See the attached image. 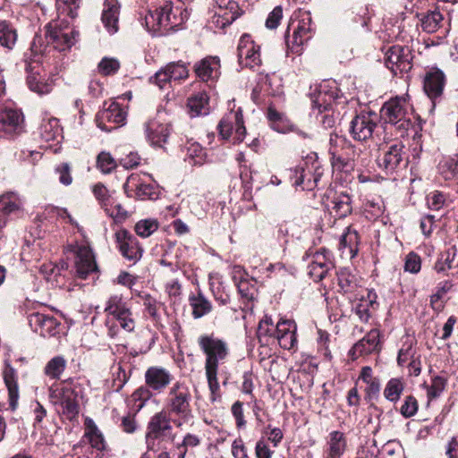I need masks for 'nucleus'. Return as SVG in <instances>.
Here are the masks:
<instances>
[{
  "mask_svg": "<svg viewBox=\"0 0 458 458\" xmlns=\"http://www.w3.org/2000/svg\"><path fill=\"white\" fill-rule=\"evenodd\" d=\"M191 394L189 387L181 381H176L170 388L165 400L166 412L173 417L174 425L182 428L183 425L193 420L191 409Z\"/></svg>",
  "mask_w": 458,
  "mask_h": 458,
  "instance_id": "7ed1b4c3",
  "label": "nucleus"
},
{
  "mask_svg": "<svg viewBox=\"0 0 458 458\" xmlns=\"http://www.w3.org/2000/svg\"><path fill=\"white\" fill-rule=\"evenodd\" d=\"M188 156L194 165H201L204 162L205 151L199 144L192 143L188 148Z\"/></svg>",
  "mask_w": 458,
  "mask_h": 458,
  "instance_id": "774afa93",
  "label": "nucleus"
},
{
  "mask_svg": "<svg viewBox=\"0 0 458 458\" xmlns=\"http://www.w3.org/2000/svg\"><path fill=\"white\" fill-rule=\"evenodd\" d=\"M173 419L165 410L155 413L150 418L145 434L146 447L148 451L157 452L160 450L163 440L174 438Z\"/></svg>",
  "mask_w": 458,
  "mask_h": 458,
  "instance_id": "20e7f679",
  "label": "nucleus"
},
{
  "mask_svg": "<svg viewBox=\"0 0 458 458\" xmlns=\"http://www.w3.org/2000/svg\"><path fill=\"white\" fill-rule=\"evenodd\" d=\"M97 166L102 173L109 174L116 167V162L110 153L102 151L97 157Z\"/></svg>",
  "mask_w": 458,
  "mask_h": 458,
  "instance_id": "603ef678",
  "label": "nucleus"
},
{
  "mask_svg": "<svg viewBox=\"0 0 458 458\" xmlns=\"http://www.w3.org/2000/svg\"><path fill=\"white\" fill-rule=\"evenodd\" d=\"M120 4L118 0H105L101 21L110 35L115 34L119 30Z\"/></svg>",
  "mask_w": 458,
  "mask_h": 458,
  "instance_id": "393cba45",
  "label": "nucleus"
},
{
  "mask_svg": "<svg viewBox=\"0 0 458 458\" xmlns=\"http://www.w3.org/2000/svg\"><path fill=\"white\" fill-rule=\"evenodd\" d=\"M125 191H134L139 199H156L157 191L153 185L148 183L139 182V175L131 174L128 177L123 185Z\"/></svg>",
  "mask_w": 458,
  "mask_h": 458,
  "instance_id": "7c9ffc66",
  "label": "nucleus"
},
{
  "mask_svg": "<svg viewBox=\"0 0 458 458\" xmlns=\"http://www.w3.org/2000/svg\"><path fill=\"white\" fill-rule=\"evenodd\" d=\"M404 145L401 141L381 148V155L377 157L378 165L386 172H394L403 161Z\"/></svg>",
  "mask_w": 458,
  "mask_h": 458,
  "instance_id": "a211bd4d",
  "label": "nucleus"
},
{
  "mask_svg": "<svg viewBox=\"0 0 458 458\" xmlns=\"http://www.w3.org/2000/svg\"><path fill=\"white\" fill-rule=\"evenodd\" d=\"M189 302L192 310V317L195 319L208 315L213 308L210 301L200 291L197 294L190 295Z\"/></svg>",
  "mask_w": 458,
  "mask_h": 458,
  "instance_id": "72a5a7b5",
  "label": "nucleus"
},
{
  "mask_svg": "<svg viewBox=\"0 0 458 458\" xmlns=\"http://www.w3.org/2000/svg\"><path fill=\"white\" fill-rule=\"evenodd\" d=\"M28 321L31 329L44 337L54 336L58 333L60 323L53 316L33 312L29 315Z\"/></svg>",
  "mask_w": 458,
  "mask_h": 458,
  "instance_id": "4be33fe9",
  "label": "nucleus"
},
{
  "mask_svg": "<svg viewBox=\"0 0 458 458\" xmlns=\"http://www.w3.org/2000/svg\"><path fill=\"white\" fill-rule=\"evenodd\" d=\"M380 118L386 123L394 125L401 135H403L412 124L403 98L396 97L386 102L380 110Z\"/></svg>",
  "mask_w": 458,
  "mask_h": 458,
  "instance_id": "423d86ee",
  "label": "nucleus"
},
{
  "mask_svg": "<svg viewBox=\"0 0 458 458\" xmlns=\"http://www.w3.org/2000/svg\"><path fill=\"white\" fill-rule=\"evenodd\" d=\"M4 379L8 389L9 406L11 410L14 411L18 406L19 400V386L15 377L13 369L4 370Z\"/></svg>",
  "mask_w": 458,
  "mask_h": 458,
  "instance_id": "c9c22d12",
  "label": "nucleus"
},
{
  "mask_svg": "<svg viewBox=\"0 0 458 458\" xmlns=\"http://www.w3.org/2000/svg\"><path fill=\"white\" fill-rule=\"evenodd\" d=\"M210 290L213 297L220 305H227L231 301L230 293L222 282L210 283Z\"/></svg>",
  "mask_w": 458,
  "mask_h": 458,
  "instance_id": "09e8293b",
  "label": "nucleus"
},
{
  "mask_svg": "<svg viewBox=\"0 0 458 458\" xmlns=\"http://www.w3.org/2000/svg\"><path fill=\"white\" fill-rule=\"evenodd\" d=\"M233 121H234V128L235 132L237 134V140L242 141L246 134V128L244 126L243 122V116H242V111L241 108H239L234 114H233Z\"/></svg>",
  "mask_w": 458,
  "mask_h": 458,
  "instance_id": "69168bd1",
  "label": "nucleus"
},
{
  "mask_svg": "<svg viewBox=\"0 0 458 458\" xmlns=\"http://www.w3.org/2000/svg\"><path fill=\"white\" fill-rule=\"evenodd\" d=\"M59 10L66 13L67 15L73 18L77 15V9L80 6V0H56Z\"/></svg>",
  "mask_w": 458,
  "mask_h": 458,
  "instance_id": "680f3d73",
  "label": "nucleus"
},
{
  "mask_svg": "<svg viewBox=\"0 0 458 458\" xmlns=\"http://www.w3.org/2000/svg\"><path fill=\"white\" fill-rule=\"evenodd\" d=\"M418 411V403L412 395L406 396L400 411L405 418L413 416Z\"/></svg>",
  "mask_w": 458,
  "mask_h": 458,
  "instance_id": "0e129e2a",
  "label": "nucleus"
},
{
  "mask_svg": "<svg viewBox=\"0 0 458 458\" xmlns=\"http://www.w3.org/2000/svg\"><path fill=\"white\" fill-rule=\"evenodd\" d=\"M338 285L344 293L352 292L358 285L357 277L346 267L340 268L337 272Z\"/></svg>",
  "mask_w": 458,
  "mask_h": 458,
  "instance_id": "a19ab883",
  "label": "nucleus"
},
{
  "mask_svg": "<svg viewBox=\"0 0 458 458\" xmlns=\"http://www.w3.org/2000/svg\"><path fill=\"white\" fill-rule=\"evenodd\" d=\"M339 98V88H315L310 93L313 107L321 113V109L327 111L332 103Z\"/></svg>",
  "mask_w": 458,
  "mask_h": 458,
  "instance_id": "a878e982",
  "label": "nucleus"
},
{
  "mask_svg": "<svg viewBox=\"0 0 458 458\" xmlns=\"http://www.w3.org/2000/svg\"><path fill=\"white\" fill-rule=\"evenodd\" d=\"M368 301H360L355 306V313L362 322H368L370 318L369 306L373 305L376 294L372 293H368Z\"/></svg>",
  "mask_w": 458,
  "mask_h": 458,
  "instance_id": "864d4df0",
  "label": "nucleus"
},
{
  "mask_svg": "<svg viewBox=\"0 0 458 458\" xmlns=\"http://www.w3.org/2000/svg\"><path fill=\"white\" fill-rule=\"evenodd\" d=\"M22 207V200L14 192L0 196V231L6 225L7 216L18 212Z\"/></svg>",
  "mask_w": 458,
  "mask_h": 458,
  "instance_id": "cd10ccee",
  "label": "nucleus"
},
{
  "mask_svg": "<svg viewBox=\"0 0 458 458\" xmlns=\"http://www.w3.org/2000/svg\"><path fill=\"white\" fill-rule=\"evenodd\" d=\"M145 384L154 393H163L172 383L174 376L164 367L151 366L147 369L144 374Z\"/></svg>",
  "mask_w": 458,
  "mask_h": 458,
  "instance_id": "f3484780",
  "label": "nucleus"
},
{
  "mask_svg": "<svg viewBox=\"0 0 458 458\" xmlns=\"http://www.w3.org/2000/svg\"><path fill=\"white\" fill-rule=\"evenodd\" d=\"M189 76V70L182 62H173L166 64L155 74L154 83H182Z\"/></svg>",
  "mask_w": 458,
  "mask_h": 458,
  "instance_id": "dca6fc26",
  "label": "nucleus"
},
{
  "mask_svg": "<svg viewBox=\"0 0 458 458\" xmlns=\"http://www.w3.org/2000/svg\"><path fill=\"white\" fill-rule=\"evenodd\" d=\"M329 155L333 169L343 171L352 167V155H354V146L344 136L330 134Z\"/></svg>",
  "mask_w": 458,
  "mask_h": 458,
  "instance_id": "0eeeda50",
  "label": "nucleus"
},
{
  "mask_svg": "<svg viewBox=\"0 0 458 458\" xmlns=\"http://www.w3.org/2000/svg\"><path fill=\"white\" fill-rule=\"evenodd\" d=\"M267 119L269 127L276 132L284 134L297 131V128L290 119L284 114L278 112L272 105L267 107Z\"/></svg>",
  "mask_w": 458,
  "mask_h": 458,
  "instance_id": "bb28decb",
  "label": "nucleus"
},
{
  "mask_svg": "<svg viewBox=\"0 0 458 458\" xmlns=\"http://www.w3.org/2000/svg\"><path fill=\"white\" fill-rule=\"evenodd\" d=\"M421 267V260L418 254L410 252L405 259L404 270L412 274H417Z\"/></svg>",
  "mask_w": 458,
  "mask_h": 458,
  "instance_id": "e2e57ef3",
  "label": "nucleus"
},
{
  "mask_svg": "<svg viewBox=\"0 0 458 458\" xmlns=\"http://www.w3.org/2000/svg\"><path fill=\"white\" fill-rule=\"evenodd\" d=\"M120 68V62L114 57H104L98 63V72L101 75L114 74Z\"/></svg>",
  "mask_w": 458,
  "mask_h": 458,
  "instance_id": "3c124183",
  "label": "nucleus"
},
{
  "mask_svg": "<svg viewBox=\"0 0 458 458\" xmlns=\"http://www.w3.org/2000/svg\"><path fill=\"white\" fill-rule=\"evenodd\" d=\"M187 106L191 117L206 115L209 113V97L206 92H199L188 98Z\"/></svg>",
  "mask_w": 458,
  "mask_h": 458,
  "instance_id": "473e14b6",
  "label": "nucleus"
},
{
  "mask_svg": "<svg viewBox=\"0 0 458 458\" xmlns=\"http://www.w3.org/2000/svg\"><path fill=\"white\" fill-rule=\"evenodd\" d=\"M273 319L271 317L266 315L259 324L258 327V337L261 339L262 337L271 336L275 335V329L273 328Z\"/></svg>",
  "mask_w": 458,
  "mask_h": 458,
  "instance_id": "052dcab7",
  "label": "nucleus"
},
{
  "mask_svg": "<svg viewBox=\"0 0 458 458\" xmlns=\"http://www.w3.org/2000/svg\"><path fill=\"white\" fill-rule=\"evenodd\" d=\"M47 49V45H45L44 38L39 35H36L30 44L29 51L24 55L25 62L38 64Z\"/></svg>",
  "mask_w": 458,
  "mask_h": 458,
  "instance_id": "e433bc0d",
  "label": "nucleus"
},
{
  "mask_svg": "<svg viewBox=\"0 0 458 458\" xmlns=\"http://www.w3.org/2000/svg\"><path fill=\"white\" fill-rule=\"evenodd\" d=\"M423 81L424 86H445L446 78L442 70L430 67L425 71Z\"/></svg>",
  "mask_w": 458,
  "mask_h": 458,
  "instance_id": "49530a36",
  "label": "nucleus"
},
{
  "mask_svg": "<svg viewBox=\"0 0 458 458\" xmlns=\"http://www.w3.org/2000/svg\"><path fill=\"white\" fill-rule=\"evenodd\" d=\"M72 380L52 386L49 396L52 401L62 407V413L69 420H74L80 411L78 402L79 391Z\"/></svg>",
  "mask_w": 458,
  "mask_h": 458,
  "instance_id": "39448f33",
  "label": "nucleus"
},
{
  "mask_svg": "<svg viewBox=\"0 0 458 458\" xmlns=\"http://www.w3.org/2000/svg\"><path fill=\"white\" fill-rule=\"evenodd\" d=\"M295 333L296 325L294 321L281 319L276 324L274 335L283 349L291 350L297 343Z\"/></svg>",
  "mask_w": 458,
  "mask_h": 458,
  "instance_id": "b1692460",
  "label": "nucleus"
},
{
  "mask_svg": "<svg viewBox=\"0 0 458 458\" xmlns=\"http://www.w3.org/2000/svg\"><path fill=\"white\" fill-rule=\"evenodd\" d=\"M146 132L148 140L152 145L162 148L170 135V125L149 121L146 124Z\"/></svg>",
  "mask_w": 458,
  "mask_h": 458,
  "instance_id": "c85d7f7f",
  "label": "nucleus"
},
{
  "mask_svg": "<svg viewBox=\"0 0 458 458\" xmlns=\"http://www.w3.org/2000/svg\"><path fill=\"white\" fill-rule=\"evenodd\" d=\"M115 242L122 256L132 263H136L142 257L143 250L139 241L126 229L118 230L115 234Z\"/></svg>",
  "mask_w": 458,
  "mask_h": 458,
  "instance_id": "4468645a",
  "label": "nucleus"
},
{
  "mask_svg": "<svg viewBox=\"0 0 458 458\" xmlns=\"http://www.w3.org/2000/svg\"><path fill=\"white\" fill-rule=\"evenodd\" d=\"M107 316L116 319L120 327L127 332H132L135 328V321L129 302L120 294H114L108 298L105 307Z\"/></svg>",
  "mask_w": 458,
  "mask_h": 458,
  "instance_id": "1a4fd4ad",
  "label": "nucleus"
},
{
  "mask_svg": "<svg viewBox=\"0 0 458 458\" xmlns=\"http://www.w3.org/2000/svg\"><path fill=\"white\" fill-rule=\"evenodd\" d=\"M104 104V108L99 111L96 116V123L102 131H111L123 124L126 118V112L121 107L120 104L114 101L107 107Z\"/></svg>",
  "mask_w": 458,
  "mask_h": 458,
  "instance_id": "9b49d317",
  "label": "nucleus"
},
{
  "mask_svg": "<svg viewBox=\"0 0 458 458\" xmlns=\"http://www.w3.org/2000/svg\"><path fill=\"white\" fill-rule=\"evenodd\" d=\"M75 254L76 273L81 279L98 271V266L92 250L87 245H76L72 247Z\"/></svg>",
  "mask_w": 458,
  "mask_h": 458,
  "instance_id": "2eb2a0df",
  "label": "nucleus"
},
{
  "mask_svg": "<svg viewBox=\"0 0 458 458\" xmlns=\"http://www.w3.org/2000/svg\"><path fill=\"white\" fill-rule=\"evenodd\" d=\"M443 15L438 11H433L423 15L420 19L421 27L427 33H433L439 28Z\"/></svg>",
  "mask_w": 458,
  "mask_h": 458,
  "instance_id": "de8ad7c7",
  "label": "nucleus"
},
{
  "mask_svg": "<svg viewBox=\"0 0 458 458\" xmlns=\"http://www.w3.org/2000/svg\"><path fill=\"white\" fill-rule=\"evenodd\" d=\"M457 255V249L455 246H452L447 249L445 252L441 253L437 260L434 265V269L437 273L445 272L448 269L453 268V263Z\"/></svg>",
  "mask_w": 458,
  "mask_h": 458,
  "instance_id": "79ce46f5",
  "label": "nucleus"
},
{
  "mask_svg": "<svg viewBox=\"0 0 458 458\" xmlns=\"http://www.w3.org/2000/svg\"><path fill=\"white\" fill-rule=\"evenodd\" d=\"M294 186H300L302 190L310 191L317 186L320 180L322 172L318 162L309 165L305 162V166H299L295 169Z\"/></svg>",
  "mask_w": 458,
  "mask_h": 458,
  "instance_id": "aec40b11",
  "label": "nucleus"
},
{
  "mask_svg": "<svg viewBox=\"0 0 458 458\" xmlns=\"http://www.w3.org/2000/svg\"><path fill=\"white\" fill-rule=\"evenodd\" d=\"M379 350V331L371 329L362 339L356 343L352 351L359 355H368Z\"/></svg>",
  "mask_w": 458,
  "mask_h": 458,
  "instance_id": "c756f323",
  "label": "nucleus"
},
{
  "mask_svg": "<svg viewBox=\"0 0 458 458\" xmlns=\"http://www.w3.org/2000/svg\"><path fill=\"white\" fill-rule=\"evenodd\" d=\"M198 344L205 354V374L210 391V401L216 402L220 398L218 383L219 366L223 365L230 355L228 343L217 337L214 333L200 335Z\"/></svg>",
  "mask_w": 458,
  "mask_h": 458,
  "instance_id": "f257e3e1",
  "label": "nucleus"
},
{
  "mask_svg": "<svg viewBox=\"0 0 458 458\" xmlns=\"http://www.w3.org/2000/svg\"><path fill=\"white\" fill-rule=\"evenodd\" d=\"M411 52L406 47L392 46L390 47L385 55V63L388 69L392 70L394 73L397 71L404 72L411 69Z\"/></svg>",
  "mask_w": 458,
  "mask_h": 458,
  "instance_id": "6ab92c4d",
  "label": "nucleus"
},
{
  "mask_svg": "<svg viewBox=\"0 0 458 458\" xmlns=\"http://www.w3.org/2000/svg\"><path fill=\"white\" fill-rule=\"evenodd\" d=\"M65 368V359L63 356H55L46 364L44 372L52 379H59Z\"/></svg>",
  "mask_w": 458,
  "mask_h": 458,
  "instance_id": "37998d69",
  "label": "nucleus"
},
{
  "mask_svg": "<svg viewBox=\"0 0 458 458\" xmlns=\"http://www.w3.org/2000/svg\"><path fill=\"white\" fill-rule=\"evenodd\" d=\"M79 36L78 31L70 28H61L56 22H50L46 26V39L47 45H52L58 51L71 48Z\"/></svg>",
  "mask_w": 458,
  "mask_h": 458,
  "instance_id": "9d476101",
  "label": "nucleus"
},
{
  "mask_svg": "<svg viewBox=\"0 0 458 458\" xmlns=\"http://www.w3.org/2000/svg\"><path fill=\"white\" fill-rule=\"evenodd\" d=\"M38 64L35 63H27V83L29 86H38L43 84V77L39 74Z\"/></svg>",
  "mask_w": 458,
  "mask_h": 458,
  "instance_id": "13d9d810",
  "label": "nucleus"
},
{
  "mask_svg": "<svg viewBox=\"0 0 458 458\" xmlns=\"http://www.w3.org/2000/svg\"><path fill=\"white\" fill-rule=\"evenodd\" d=\"M24 131V115L21 111L5 108L0 111V138H14Z\"/></svg>",
  "mask_w": 458,
  "mask_h": 458,
  "instance_id": "f8f14e48",
  "label": "nucleus"
},
{
  "mask_svg": "<svg viewBox=\"0 0 458 458\" xmlns=\"http://www.w3.org/2000/svg\"><path fill=\"white\" fill-rule=\"evenodd\" d=\"M379 115L374 111H362L351 121L349 133L354 140L366 141L372 138L377 127Z\"/></svg>",
  "mask_w": 458,
  "mask_h": 458,
  "instance_id": "6e6552de",
  "label": "nucleus"
},
{
  "mask_svg": "<svg viewBox=\"0 0 458 458\" xmlns=\"http://www.w3.org/2000/svg\"><path fill=\"white\" fill-rule=\"evenodd\" d=\"M331 203L332 212L338 218H344L352 211V198L346 192L335 193Z\"/></svg>",
  "mask_w": 458,
  "mask_h": 458,
  "instance_id": "f704fd0d",
  "label": "nucleus"
},
{
  "mask_svg": "<svg viewBox=\"0 0 458 458\" xmlns=\"http://www.w3.org/2000/svg\"><path fill=\"white\" fill-rule=\"evenodd\" d=\"M327 445L324 458H341L347 445L344 433L338 430L332 431L329 434Z\"/></svg>",
  "mask_w": 458,
  "mask_h": 458,
  "instance_id": "2f4dec72",
  "label": "nucleus"
},
{
  "mask_svg": "<svg viewBox=\"0 0 458 458\" xmlns=\"http://www.w3.org/2000/svg\"><path fill=\"white\" fill-rule=\"evenodd\" d=\"M188 17L187 9L181 0H168L154 11H148L144 21L149 32L164 35L182 26Z\"/></svg>",
  "mask_w": 458,
  "mask_h": 458,
  "instance_id": "f03ea898",
  "label": "nucleus"
},
{
  "mask_svg": "<svg viewBox=\"0 0 458 458\" xmlns=\"http://www.w3.org/2000/svg\"><path fill=\"white\" fill-rule=\"evenodd\" d=\"M234 113L231 112L229 114L225 115L218 123V130L219 133L224 139H228L232 131L234 128V121H233V114Z\"/></svg>",
  "mask_w": 458,
  "mask_h": 458,
  "instance_id": "bf43d9fd",
  "label": "nucleus"
},
{
  "mask_svg": "<svg viewBox=\"0 0 458 458\" xmlns=\"http://www.w3.org/2000/svg\"><path fill=\"white\" fill-rule=\"evenodd\" d=\"M55 173L59 174V182L68 186L72 182V177L71 174V167L67 163H62L55 167Z\"/></svg>",
  "mask_w": 458,
  "mask_h": 458,
  "instance_id": "338daca9",
  "label": "nucleus"
},
{
  "mask_svg": "<svg viewBox=\"0 0 458 458\" xmlns=\"http://www.w3.org/2000/svg\"><path fill=\"white\" fill-rule=\"evenodd\" d=\"M446 380L439 376L433 377L431 385L427 388V395L429 400L438 397L445 390Z\"/></svg>",
  "mask_w": 458,
  "mask_h": 458,
  "instance_id": "4d7b16f0",
  "label": "nucleus"
},
{
  "mask_svg": "<svg viewBox=\"0 0 458 458\" xmlns=\"http://www.w3.org/2000/svg\"><path fill=\"white\" fill-rule=\"evenodd\" d=\"M311 19L309 14H306V17L300 21L297 26L293 29V46H301L305 41H307L311 32Z\"/></svg>",
  "mask_w": 458,
  "mask_h": 458,
  "instance_id": "4c0bfd02",
  "label": "nucleus"
},
{
  "mask_svg": "<svg viewBox=\"0 0 458 458\" xmlns=\"http://www.w3.org/2000/svg\"><path fill=\"white\" fill-rule=\"evenodd\" d=\"M216 24L221 28L233 23L239 16L238 4L233 0H215L213 5Z\"/></svg>",
  "mask_w": 458,
  "mask_h": 458,
  "instance_id": "5701e85b",
  "label": "nucleus"
},
{
  "mask_svg": "<svg viewBox=\"0 0 458 458\" xmlns=\"http://www.w3.org/2000/svg\"><path fill=\"white\" fill-rule=\"evenodd\" d=\"M220 59L217 56H208L194 64V72L201 82L215 83L220 72Z\"/></svg>",
  "mask_w": 458,
  "mask_h": 458,
  "instance_id": "412c9836",
  "label": "nucleus"
},
{
  "mask_svg": "<svg viewBox=\"0 0 458 458\" xmlns=\"http://www.w3.org/2000/svg\"><path fill=\"white\" fill-rule=\"evenodd\" d=\"M404 390V382L403 378L394 377L388 380L384 389V396L392 403L399 401L402 393Z\"/></svg>",
  "mask_w": 458,
  "mask_h": 458,
  "instance_id": "58836bf2",
  "label": "nucleus"
},
{
  "mask_svg": "<svg viewBox=\"0 0 458 458\" xmlns=\"http://www.w3.org/2000/svg\"><path fill=\"white\" fill-rule=\"evenodd\" d=\"M158 229V222L156 219H143L135 225L136 233L142 237L147 238Z\"/></svg>",
  "mask_w": 458,
  "mask_h": 458,
  "instance_id": "8fccbe9b",
  "label": "nucleus"
},
{
  "mask_svg": "<svg viewBox=\"0 0 458 458\" xmlns=\"http://www.w3.org/2000/svg\"><path fill=\"white\" fill-rule=\"evenodd\" d=\"M17 40L16 30L6 21H0V45L12 49Z\"/></svg>",
  "mask_w": 458,
  "mask_h": 458,
  "instance_id": "a18cd8bd",
  "label": "nucleus"
},
{
  "mask_svg": "<svg viewBox=\"0 0 458 458\" xmlns=\"http://www.w3.org/2000/svg\"><path fill=\"white\" fill-rule=\"evenodd\" d=\"M237 52L240 65L249 68L260 65V47L254 42L250 35L243 34L240 38Z\"/></svg>",
  "mask_w": 458,
  "mask_h": 458,
  "instance_id": "ddd939ff",
  "label": "nucleus"
},
{
  "mask_svg": "<svg viewBox=\"0 0 458 458\" xmlns=\"http://www.w3.org/2000/svg\"><path fill=\"white\" fill-rule=\"evenodd\" d=\"M330 259L331 252L326 249H322L313 255V259L310 264L314 265L315 267L329 270L332 267Z\"/></svg>",
  "mask_w": 458,
  "mask_h": 458,
  "instance_id": "5fc2aeb1",
  "label": "nucleus"
},
{
  "mask_svg": "<svg viewBox=\"0 0 458 458\" xmlns=\"http://www.w3.org/2000/svg\"><path fill=\"white\" fill-rule=\"evenodd\" d=\"M152 390L145 386L137 388L131 395L130 402L132 403L133 409L136 412L140 411L146 403L152 397Z\"/></svg>",
  "mask_w": 458,
  "mask_h": 458,
  "instance_id": "c03bdc74",
  "label": "nucleus"
},
{
  "mask_svg": "<svg viewBox=\"0 0 458 458\" xmlns=\"http://www.w3.org/2000/svg\"><path fill=\"white\" fill-rule=\"evenodd\" d=\"M113 387L116 392H119L127 383L130 375L126 373L124 368H123L121 364L113 367Z\"/></svg>",
  "mask_w": 458,
  "mask_h": 458,
  "instance_id": "6e6d98bb",
  "label": "nucleus"
},
{
  "mask_svg": "<svg viewBox=\"0 0 458 458\" xmlns=\"http://www.w3.org/2000/svg\"><path fill=\"white\" fill-rule=\"evenodd\" d=\"M92 192L105 212H108V207L114 204L113 192L101 182L92 186Z\"/></svg>",
  "mask_w": 458,
  "mask_h": 458,
  "instance_id": "ea45409f",
  "label": "nucleus"
}]
</instances>
